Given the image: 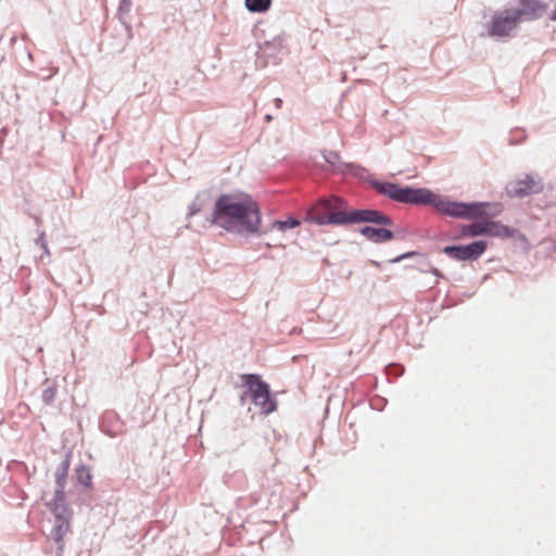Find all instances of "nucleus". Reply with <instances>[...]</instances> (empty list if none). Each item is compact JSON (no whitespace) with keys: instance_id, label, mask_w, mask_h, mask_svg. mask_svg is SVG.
Listing matches in <instances>:
<instances>
[{"instance_id":"f257e3e1","label":"nucleus","mask_w":556,"mask_h":556,"mask_svg":"<svg viewBox=\"0 0 556 556\" xmlns=\"http://www.w3.org/2000/svg\"><path fill=\"white\" fill-rule=\"evenodd\" d=\"M380 192L394 201L406 204H428L432 205L440 214L454 218H464L477 220L459 228L455 240L473 238L478 236L508 238L513 236V230L497 222L488 220V203L473 202L464 203L451 201L440 194L433 193L426 188L400 187L395 184H382Z\"/></svg>"},{"instance_id":"f03ea898","label":"nucleus","mask_w":556,"mask_h":556,"mask_svg":"<svg viewBox=\"0 0 556 556\" xmlns=\"http://www.w3.org/2000/svg\"><path fill=\"white\" fill-rule=\"evenodd\" d=\"M258 204L245 193L222 194L215 202L212 224L229 231L254 233L258 231Z\"/></svg>"},{"instance_id":"7ed1b4c3","label":"nucleus","mask_w":556,"mask_h":556,"mask_svg":"<svg viewBox=\"0 0 556 556\" xmlns=\"http://www.w3.org/2000/svg\"><path fill=\"white\" fill-rule=\"evenodd\" d=\"M308 218L318 225L346 223H375L389 225L390 218L379 211L356 210L350 214L344 211V202L337 197L319 201L309 212Z\"/></svg>"},{"instance_id":"20e7f679","label":"nucleus","mask_w":556,"mask_h":556,"mask_svg":"<svg viewBox=\"0 0 556 556\" xmlns=\"http://www.w3.org/2000/svg\"><path fill=\"white\" fill-rule=\"evenodd\" d=\"M242 381L248 387L252 402L257 406L262 414L268 415L276 410L277 402L270 394L269 386L261 380L255 374H245L241 376Z\"/></svg>"},{"instance_id":"39448f33","label":"nucleus","mask_w":556,"mask_h":556,"mask_svg":"<svg viewBox=\"0 0 556 556\" xmlns=\"http://www.w3.org/2000/svg\"><path fill=\"white\" fill-rule=\"evenodd\" d=\"M519 21L516 17L513 10L506 9L500 12H496L491 20L489 27V35L493 37H507L514 31L517 27Z\"/></svg>"},{"instance_id":"423d86ee","label":"nucleus","mask_w":556,"mask_h":556,"mask_svg":"<svg viewBox=\"0 0 556 556\" xmlns=\"http://www.w3.org/2000/svg\"><path fill=\"white\" fill-rule=\"evenodd\" d=\"M486 242L483 240L471 242L467 245H448L443 252L456 261L478 260L486 250Z\"/></svg>"},{"instance_id":"0eeeda50","label":"nucleus","mask_w":556,"mask_h":556,"mask_svg":"<svg viewBox=\"0 0 556 556\" xmlns=\"http://www.w3.org/2000/svg\"><path fill=\"white\" fill-rule=\"evenodd\" d=\"M542 189V180L531 175H525L522 178L511 181L507 187L508 193L518 198L539 193Z\"/></svg>"},{"instance_id":"6e6552de","label":"nucleus","mask_w":556,"mask_h":556,"mask_svg":"<svg viewBox=\"0 0 556 556\" xmlns=\"http://www.w3.org/2000/svg\"><path fill=\"white\" fill-rule=\"evenodd\" d=\"M510 9L520 22L521 20H532L540 16L546 7L539 0H520L518 7Z\"/></svg>"},{"instance_id":"1a4fd4ad","label":"nucleus","mask_w":556,"mask_h":556,"mask_svg":"<svg viewBox=\"0 0 556 556\" xmlns=\"http://www.w3.org/2000/svg\"><path fill=\"white\" fill-rule=\"evenodd\" d=\"M51 510L55 516V520L71 519L72 513L65 504L64 493L56 491L53 503H50Z\"/></svg>"},{"instance_id":"9d476101","label":"nucleus","mask_w":556,"mask_h":556,"mask_svg":"<svg viewBox=\"0 0 556 556\" xmlns=\"http://www.w3.org/2000/svg\"><path fill=\"white\" fill-rule=\"evenodd\" d=\"M361 232L368 240L376 243L386 242L393 238V233L384 228H375L371 226H366L361 229Z\"/></svg>"},{"instance_id":"9b49d317","label":"nucleus","mask_w":556,"mask_h":556,"mask_svg":"<svg viewBox=\"0 0 556 556\" xmlns=\"http://www.w3.org/2000/svg\"><path fill=\"white\" fill-rule=\"evenodd\" d=\"M71 519H59L55 520L53 530H52V536L55 540V542L61 543L63 538L68 533L71 529Z\"/></svg>"},{"instance_id":"f8f14e48","label":"nucleus","mask_w":556,"mask_h":556,"mask_svg":"<svg viewBox=\"0 0 556 556\" xmlns=\"http://www.w3.org/2000/svg\"><path fill=\"white\" fill-rule=\"evenodd\" d=\"M271 5V0H245V7L250 12L263 13Z\"/></svg>"},{"instance_id":"ddd939ff","label":"nucleus","mask_w":556,"mask_h":556,"mask_svg":"<svg viewBox=\"0 0 556 556\" xmlns=\"http://www.w3.org/2000/svg\"><path fill=\"white\" fill-rule=\"evenodd\" d=\"M76 476H77V480L80 484L85 485L86 488L91 486L92 475L90 472V469L87 466H84V465L79 466L76 469Z\"/></svg>"},{"instance_id":"4468645a","label":"nucleus","mask_w":556,"mask_h":556,"mask_svg":"<svg viewBox=\"0 0 556 556\" xmlns=\"http://www.w3.org/2000/svg\"><path fill=\"white\" fill-rule=\"evenodd\" d=\"M68 467H70V464L66 460L62 465V468L58 469V471L55 473V481H56V484H58V490L56 491L63 492V489H64V485H65V482H66L67 472H68Z\"/></svg>"},{"instance_id":"2eb2a0df","label":"nucleus","mask_w":556,"mask_h":556,"mask_svg":"<svg viewBox=\"0 0 556 556\" xmlns=\"http://www.w3.org/2000/svg\"><path fill=\"white\" fill-rule=\"evenodd\" d=\"M300 222L296 218H288L286 220H276L271 225V229H277L279 231H285L290 228L298 227Z\"/></svg>"},{"instance_id":"dca6fc26","label":"nucleus","mask_w":556,"mask_h":556,"mask_svg":"<svg viewBox=\"0 0 556 556\" xmlns=\"http://www.w3.org/2000/svg\"><path fill=\"white\" fill-rule=\"evenodd\" d=\"M340 156L337 152H328L326 155H325V160L327 163L329 164H336L338 161H339Z\"/></svg>"},{"instance_id":"f3484780","label":"nucleus","mask_w":556,"mask_h":556,"mask_svg":"<svg viewBox=\"0 0 556 556\" xmlns=\"http://www.w3.org/2000/svg\"><path fill=\"white\" fill-rule=\"evenodd\" d=\"M43 401L48 404H50L53 400H54V396H55V391L52 390V389H48L43 392Z\"/></svg>"},{"instance_id":"a211bd4d","label":"nucleus","mask_w":556,"mask_h":556,"mask_svg":"<svg viewBox=\"0 0 556 556\" xmlns=\"http://www.w3.org/2000/svg\"><path fill=\"white\" fill-rule=\"evenodd\" d=\"M199 211H200V206H197V204H195V203H193V204L191 205V207H190V213H189V215H190V216H192V215L197 214Z\"/></svg>"},{"instance_id":"6ab92c4d","label":"nucleus","mask_w":556,"mask_h":556,"mask_svg":"<svg viewBox=\"0 0 556 556\" xmlns=\"http://www.w3.org/2000/svg\"><path fill=\"white\" fill-rule=\"evenodd\" d=\"M274 102H275V106H276L277 109H280V108H281L282 100H281L280 98H276V99L274 100Z\"/></svg>"},{"instance_id":"aec40b11","label":"nucleus","mask_w":556,"mask_h":556,"mask_svg":"<svg viewBox=\"0 0 556 556\" xmlns=\"http://www.w3.org/2000/svg\"><path fill=\"white\" fill-rule=\"evenodd\" d=\"M552 20L556 21V8H555V11L553 12Z\"/></svg>"}]
</instances>
